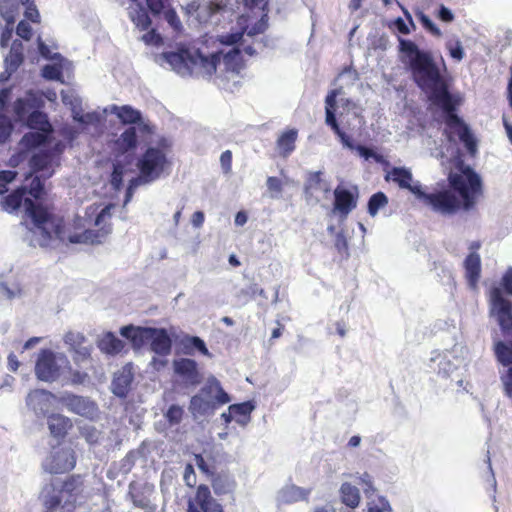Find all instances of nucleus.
I'll use <instances>...</instances> for the list:
<instances>
[{
	"mask_svg": "<svg viewBox=\"0 0 512 512\" xmlns=\"http://www.w3.org/2000/svg\"><path fill=\"white\" fill-rule=\"evenodd\" d=\"M170 34H143L142 41L160 47L156 56L161 67L182 77L214 79L227 89L237 86L245 69L244 55L253 56L269 46L266 34H204L202 40L185 45Z\"/></svg>",
	"mask_w": 512,
	"mask_h": 512,
	"instance_id": "1",
	"label": "nucleus"
},
{
	"mask_svg": "<svg viewBox=\"0 0 512 512\" xmlns=\"http://www.w3.org/2000/svg\"><path fill=\"white\" fill-rule=\"evenodd\" d=\"M402 60L409 65L417 85L425 91L431 101L443 108L447 114V123L458 128V136L467 150L474 154L476 143L469 128L454 113L455 103L441 78L440 70L429 53L422 52L415 43L399 38Z\"/></svg>",
	"mask_w": 512,
	"mask_h": 512,
	"instance_id": "2",
	"label": "nucleus"
},
{
	"mask_svg": "<svg viewBox=\"0 0 512 512\" xmlns=\"http://www.w3.org/2000/svg\"><path fill=\"white\" fill-rule=\"evenodd\" d=\"M387 181L395 182L402 189L413 193L425 205L441 214L454 213L459 205L460 198L466 209H469L481 192V179L471 168H464L461 173H452L449 176L454 190H443L434 193H426L421 184L413 181L410 169L405 167H393L386 175Z\"/></svg>",
	"mask_w": 512,
	"mask_h": 512,
	"instance_id": "3",
	"label": "nucleus"
},
{
	"mask_svg": "<svg viewBox=\"0 0 512 512\" xmlns=\"http://www.w3.org/2000/svg\"><path fill=\"white\" fill-rule=\"evenodd\" d=\"M43 191L44 187L40 177L29 174L20 187L1 199L0 204L2 209L8 213H14L23 208L33 222L32 245L48 247L53 239L65 237L60 230V219L49 214L39 203Z\"/></svg>",
	"mask_w": 512,
	"mask_h": 512,
	"instance_id": "4",
	"label": "nucleus"
},
{
	"mask_svg": "<svg viewBox=\"0 0 512 512\" xmlns=\"http://www.w3.org/2000/svg\"><path fill=\"white\" fill-rule=\"evenodd\" d=\"M44 106V101L38 93L27 92L22 98H18L14 104V114L19 122H22L32 131L26 133L18 144L20 153L44 144L52 131L50 122L45 113L39 111Z\"/></svg>",
	"mask_w": 512,
	"mask_h": 512,
	"instance_id": "5",
	"label": "nucleus"
},
{
	"mask_svg": "<svg viewBox=\"0 0 512 512\" xmlns=\"http://www.w3.org/2000/svg\"><path fill=\"white\" fill-rule=\"evenodd\" d=\"M99 206L96 204H92L88 206L85 210L84 216L77 215L74 220V232H66L63 228L62 223L60 224V230L65 238H55L50 242V246H54L57 241L65 242L66 240L73 244H95L101 243L104 235L108 233V231L103 232H94L90 228L92 226L101 227L103 229V225L106 219L110 218L111 206H106L98 211ZM62 222V219L59 218Z\"/></svg>",
	"mask_w": 512,
	"mask_h": 512,
	"instance_id": "6",
	"label": "nucleus"
},
{
	"mask_svg": "<svg viewBox=\"0 0 512 512\" xmlns=\"http://www.w3.org/2000/svg\"><path fill=\"white\" fill-rule=\"evenodd\" d=\"M0 16L5 21L0 32H32V24L41 21L33 0H0Z\"/></svg>",
	"mask_w": 512,
	"mask_h": 512,
	"instance_id": "7",
	"label": "nucleus"
},
{
	"mask_svg": "<svg viewBox=\"0 0 512 512\" xmlns=\"http://www.w3.org/2000/svg\"><path fill=\"white\" fill-rule=\"evenodd\" d=\"M139 175L130 180L124 204L132 198L135 189L140 185L150 184L169 173L170 163L163 150L150 147L138 159Z\"/></svg>",
	"mask_w": 512,
	"mask_h": 512,
	"instance_id": "8",
	"label": "nucleus"
},
{
	"mask_svg": "<svg viewBox=\"0 0 512 512\" xmlns=\"http://www.w3.org/2000/svg\"><path fill=\"white\" fill-rule=\"evenodd\" d=\"M357 81L358 73L355 70L351 68L344 69L335 81L337 87L331 90L325 99V123L331 127L346 148H353V146L349 141V137L340 129L336 116H334V109L337 97L347 95L348 91Z\"/></svg>",
	"mask_w": 512,
	"mask_h": 512,
	"instance_id": "9",
	"label": "nucleus"
},
{
	"mask_svg": "<svg viewBox=\"0 0 512 512\" xmlns=\"http://www.w3.org/2000/svg\"><path fill=\"white\" fill-rule=\"evenodd\" d=\"M230 400L220 382L215 377H209L199 393L191 398L189 410L194 418L208 416L214 412L215 403L223 405Z\"/></svg>",
	"mask_w": 512,
	"mask_h": 512,
	"instance_id": "10",
	"label": "nucleus"
},
{
	"mask_svg": "<svg viewBox=\"0 0 512 512\" xmlns=\"http://www.w3.org/2000/svg\"><path fill=\"white\" fill-rule=\"evenodd\" d=\"M69 368L70 362L64 353L43 349L39 352L36 360L35 375L40 381L51 383Z\"/></svg>",
	"mask_w": 512,
	"mask_h": 512,
	"instance_id": "11",
	"label": "nucleus"
},
{
	"mask_svg": "<svg viewBox=\"0 0 512 512\" xmlns=\"http://www.w3.org/2000/svg\"><path fill=\"white\" fill-rule=\"evenodd\" d=\"M490 315L495 318L504 331H512V304L505 298L501 287L490 290Z\"/></svg>",
	"mask_w": 512,
	"mask_h": 512,
	"instance_id": "12",
	"label": "nucleus"
},
{
	"mask_svg": "<svg viewBox=\"0 0 512 512\" xmlns=\"http://www.w3.org/2000/svg\"><path fill=\"white\" fill-rule=\"evenodd\" d=\"M465 349L461 345H455L451 350L444 352H434L430 361L436 366H432L437 373L443 377H449L458 367L463 364Z\"/></svg>",
	"mask_w": 512,
	"mask_h": 512,
	"instance_id": "13",
	"label": "nucleus"
},
{
	"mask_svg": "<svg viewBox=\"0 0 512 512\" xmlns=\"http://www.w3.org/2000/svg\"><path fill=\"white\" fill-rule=\"evenodd\" d=\"M37 150L31 157L29 163L34 173H41V177L49 178L54 173V167L58 165L57 150L51 151L46 142L36 148ZM33 151V149L31 150Z\"/></svg>",
	"mask_w": 512,
	"mask_h": 512,
	"instance_id": "14",
	"label": "nucleus"
},
{
	"mask_svg": "<svg viewBox=\"0 0 512 512\" xmlns=\"http://www.w3.org/2000/svg\"><path fill=\"white\" fill-rule=\"evenodd\" d=\"M76 464L75 453L70 447H58L44 460L43 468L51 474H61L72 470Z\"/></svg>",
	"mask_w": 512,
	"mask_h": 512,
	"instance_id": "15",
	"label": "nucleus"
},
{
	"mask_svg": "<svg viewBox=\"0 0 512 512\" xmlns=\"http://www.w3.org/2000/svg\"><path fill=\"white\" fill-rule=\"evenodd\" d=\"M60 402L68 411L91 420L99 413L97 405L86 397L67 393L61 396Z\"/></svg>",
	"mask_w": 512,
	"mask_h": 512,
	"instance_id": "16",
	"label": "nucleus"
},
{
	"mask_svg": "<svg viewBox=\"0 0 512 512\" xmlns=\"http://www.w3.org/2000/svg\"><path fill=\"white\" fill-rule=\"evenodd\" d=\"M88 497L84 481L81 476H72L68 479L62 488L61 499L65 498L62 508H75L77 504H82Z\"/></svg>",
	"mask_w": 512,
	"mask_h": 512,
	"instance_id": "17",
	"label": "nucleus"
},
{
	"mask_svg": "<svg viewBox=\"0 0 512 512\" xmlns=\"http://www.w3.org/2000/svg\"><path fill=\"white\" fill-rule=\"evenodd\" d=\"M304 192L306 200L316 204L328 198L331 187L329 182L322 178L321 172H312L306 180Z\"/></svg>",
	"mask_w": 512,
	"mask_h": 512,
	"instance_id": "18",
	"label": "nucleus"
},
{
	"mask_svg": "<svg viewBox=\"0 0 512 512\" xmlns=\"http://www.w3.org/2000/svg\"><path fill=\"white\" fill-rule=\"evenodd\" d=\"M55 399V395L51 392L45 389H35L28 393L26 405L36 416H46L51 411Z\"/></svg>",
	"mask_w": 512,
	"mask_h": 512,
	"instance_id": "19",
	"label": "nucleus"
},
{
	"mask_svg": "<svg viewBox=\"0 0 512 512\" xmlns=\"http://www.w3.org/2000/svg\"><path fill=\"white\" fill-rule=\"evenodd\" d=\"M104 114L110 113L116 117L123 124H134L142 132L148 131L149 126L143 121L142 114L139 110L130 105H110L103 110Z\"/></svg>",
	"mask_w": 512,
	"mask_h": 512,
	"instance_id": "20",
	"label": "nucleus"
},
{
	"mask_svg": "<svg viewBox=\"0 0 512 512\" xmlns=\"http://www.w3.org/2000/svg\"><path fill=\"white\" fill-rule=\"evenodd\" d=\"M187 512H222V507L211 496L209 488L200 485L195 497L188 502Z\"/></svg>",
	"mask_w": 512,
	"mask_h": 512,
	"instance_id": "21",
	"label": "nucleus"
},
{
	"mask_svg": "<svg viewBox=\"0 0 512 512\" xmlns=\"http://www.w3.org/2000/svg\"><path fill=\"white\" fill-rule=\"evenodd\" d=\"M358 190L354 187L352 190L337 187L334 190V213H339L342 219H345L348 214L357 206Z\"/></svg>",
	"mask_w": 512,
	"mask_h": 512,
	"instance_id": "22",
	"label": "nucleus"
},
{
	"mask_svg": "<svg viewBox=\"0 0 512 512\" xmlns=\"http://www.w3.org/2000/svg\"><path fill=\"white\" fill-rule=\"evenodd\" d=\"M148 341H150L151 350L160 355L166 356L171 352L172 340L163 328H151Z\"/></svg>",
	"mask_w": 512,
	"mask_h": 512,
	"instance_id": "23",
	"label": "nucleus"
},
{
	"mask_svg": "<svg viewBox=\"0 0 512 512\" xmlns=\"http://www.w3.org/2000/svg\"><path fill=\"white\" fill-rule=\"evenodd\" d=\"M173 368L176 374L181 376L187 383L195 385L199 383V372L196 361L189 358L174 360Z\"/></svg>",
	"mask_w": 512,
	"mask_h": 512,
	"instance_id": "24",
	"label": "nucleus"
},
{
	"mask_svg": "<svg viewBox=\"0 0 512 512\" xmlns=\"http://www.w3.org/2000/svg\"><path fill=\"white\" fill-rule=\"evenodd\" d=\"M132 380V368L130 365H126L114 375L111 384L113 394L121 398L125 397L130 389Z\"/></svg>",
	"mask_w": 512,
	"mask_h": 512,
	"instance_id": "25",
	"label": "nucleus"
},
{
	"mask_svg": "<svg viewBox=\"0 0 512 512\" xmlns=\"http://www.w3.org/2000/svg\"><path fill=\"white\" fill-rule=\"evenodd\" d=\"M97 347L102 353L114 356L122 352L125 342L112 332H106L97 340Z\"/></svg>",
	"mask_w": 512,
	"mask_h": 512,
	"instance_id": "26",
	"label": "nucleus"
},
{
	"mask_svg": "<svg viewBox=\"0 0 512 512\" xmlns=\"http://www.w3.org/2000/svg\"><path fill=\"white\" fill-rule=\"evenodd\" d=\"M310 493L311 489H306L291 484L286 485L278 492L277 499L280 503L292 504L298 501L306 500Z\"/></svg>",
	"mask_w": 512,
	"mask_h": 512,
	"instance_id": "27",
	"label": "nucleus"
},
{
	"mask_svg": "<svg viewBox=\"0 0 512 512\" xmlns=\"http://www.w3.org/2000/svg\"><path fill=\"white\" fill-rule=\"evenodd\" d=\"M23 61L22 44L20 41H14L10 53L5 58L6 71L0 74V83L6 81Z\"/></svg>",
	"mask_w": 512,
	"mask_h": 512,
	"instance_id": "28",
	"label": "nucleus"
},
{
	"mask_svg": "<svg viewBox=\"0 0 512 512\" xmlns=\"http://www.w3.org/2000/svg\"><path fill=\"white\" fill-rule=\"evenodd\" d=\"M10 98V89L5 88L0 91V144L6 143L13 131V125L7 116L3 115L6 102Z\"/></svg>",
	"mask_w": 512,
	"mask_h": 512,
	"instance_id": "29",
	"label": "nucleus"
},
{
	"mask_svg": "<svg viewBox=\"0 0 512 512\" xmlns=\"http://www.w3.org/2000/svg\"><path fill=\"white\" fill-rule=\"evenodd\" d=\"M466 276L469 284L472 287L476 286V283L480 277L481 260L477 253H470L464 262Z\"/></svg>",
	"mask_w": 512,
	"mask_h": 512,
	"instance_id": "30",
	"label": "nucleus"
},
{
	"mask_svg": "<svg viewBox=\"0 0 512 512\" xmlns=\"http://www.w3.org/2000/svg\"><path fill=\"white\" fill-rule=\"evenodd\" d=\"M297 139V130L290 129L283 132L277 139V149L279 155L288 157L295 149V142Z\"/></svg>",
	"mask_w": 512,
	"mask_h": 512,
	"instance_id": "31",
	"label": "nucleus"
},
{
	"mask_svg": "<svg viewBox=\"0 0 512 512\" xmlns=\"http://www.w3.org/2000/svg\"><path fill=\"white\" fill-rule=\"evenodd\" d=\"M137 129L136 126L127 128L116 140V146L122 153L136 148L138 144Z\"/></svg>",
	"mask_w": 512,
	"mask_h": 512,
	"instance_id": "32",
	"label": "nucleus"
},
{
	"mask_svg": "<svg viewBox=\"0 0 512 512\" xmlns=\"http://www.w3.org/2000/svg\"><path fill=\"white\" fill-rule=\"evenodd\" d=\"M254 409L255 406L250 401L229 406V411L233 413L235 421L241 426L247 425L250 421V414Z\"/></svg>",
	"mask_w": 512,
	"mask_h": 512,
	"instance_id": "33",
	"label": "nucleus"
},
{
	"mask_svg": "<svg viewBox=\"0 0 512 512\" xmlns=\"http://www.w3.org/2000/svg\"><path fill=\"white\" fill-rule=\"evenodd\" d=\"M48 426L52 435L56 437L64 436L71 426L69 418L60 415V414H52L48 418Z\"/></svg>",
	"mask_w": 512,
	"mask_h": 512,
	"instance_id": "34",
	"label": "nucleus"
},
{
	"mask_svg": "<svg viewBox=\"0 0 512 512\" xmlns=\"http://www.w3.org/2000/svg\"><path fill=\"white\" fill-rule=\"evenodd\" d=\"M68 65V62L62 59L55 60L52 64H47L42 68V76L48 80H55L63 82V70Z\"/></svg>",
	"mask_w": 512,
	"mask_h": 512,
	"instance_id": "35",
	"label": "nucleus"
},
{
	"mask_svg": "<svg viewBox=\"0 0 512 512\" xmlns=\"http://www.w3.org/2000/svg\"><path fill=\"white\" fill-rule=\"evenodd\" d=\"M212 487L217 495L228 494L234 490L235 481L228 474H218L212 480Z\"/></svg>",
	"mask_w": 512,
	"mask_h": 512,
	"instance_id": "36",
	"label": "nucleus"
},
{
	"mask_svg": "<svg viewBox=\"0 0 512 512\" xmlns=\"http://www.w3.org/2000/svg\"><path fill=\"white\" fill-rule=\"evenodd\" d=\"M342 502L350 507L355 508L360 502V493L357 487L350 483H343L340 488Z\"/></svg>",
	"mask_w": 512,
	"mask_h": 512,
	"instance_id": "37",
	"label": "nucleus"
},
{
	"mask_svg": "<svg viewBox=\"0 0 512 512\" xmlns=\"http://www.w3.org/2000/svg\"><path fill=\"white\" fill-rule=\"evenodd\" d=\"M184 353L187 355L193 354V348L197 349L200 353L205 356L211 357L209 350L206 347L205 342L197 336L186 335L181 341Z\"/></svg>",
	"mask_w": 512,
	"mask_h": 512,
	"instance_id": "38",
	"label": "nucleus"
},
{
	"mask_svg": "<svg viewBox=\"0 0 512 512\" xmlns=\"http://www.w3.org/2000/svg\"><path fill=\"white\" fill-rule=\"evenodd\" d=\"M131 21L139 28L140 30H148L151 26V19L149 17L148 11L142 7L141 5H137L130 12Z\"/></svg>",
	"mask_w": 512,
	"mask_h": 512,
	"instance_id": "39",
	"label": "nucleus"
},
{
	"mask_svg": "<svg viewBox=\"0 0 512 512\" xmlns=\"http://www.w3.org/2000/svg\"><path fill=\"white\" fill-rule=\"evenodd\" d=\"M61 96H62V102L66 105V106H69L70 109H71V112H72V117L74 115H79V110L82 108V100L72 91V90H67V91H62L61 92Z\"/></svg>",
	"mask_w": 512,
	"mask_h": 512,
	"instance_id": "40",
	"label": "nucleus"
},
{
	"mask_svg": "<svg viewBox=\"0 0 512 512\" xmlns=\"http://www.w3.org/2000/svg\"><path fill=\"white\" fill-rule=\"evenodd\" d=\"M73 119H74V121L78 122L79 124H81L83 126H89V125L96 126L102 121L103 117H102L101 113L96 112V111L88 112V113L84 114L83 109L81 108L79 110V115H77V116L74 115Z\"/></svg>",
	"mask_w": 512,
	"mask_h": 512,
	"instance_id": "41",
	"label": "nucleus"
},
{
	"mask_svg": "<svg viewBox=\"0 0 512 512\" xmlns=\"http://www.w3.org/2000/svg\"><path fill=\"white\" fill-rule=\"evenodd\" d=\"M388 203L386 195L382 192L373 194L368 202V212L371 216H375L379 209Z\"/></svg>",
	"mask_w": 512,
	"mask_h": 512,
	"instance_id": "42",
	"label": "nucleus"
},
{
	"mask_svg": "<svg viewBox=\"0 0 512 512\" xmlns=\"http://www.w3.org/2000/svg\"><path fill=\"white\" fill-rule=\"evenodd\" d=\"M80 434L90 444L98 443L102 438V433L92 425L82 426Z\"/></svg>",
	"mask_w": 512,
	"mask_h": 512,
	"instance_id": "43",
	"label": "nucleus"
},
{
	"mask_svg": "<svg viewBox=\"0 0 512 512\" xmlns=\"http://www.w3.org/2000/svg\"><path fill=\"white\" fill-rule=\"evenodd\" d=\"M64 343L69 346L70 351L81 344H84L86 338L80 332L68 331L63 337Z\"/></svg>",
	"mask_w": 512,
	"mask_h": 512,
	"instance_id": "44",
	"label": "nucleus"
},
{
	"mask_svg": "<svg viewBox=\"0 0 512 512\" xmlns=\"http://www.w3.org/2000/svg\"><path fill=\"white\" fill-rule=\"evenodd\" d=\"M266 186L270 192L271 198L279 199L281 197L283 184L279 178L273 176L268 177L266 180Z\"/></svg>",
	"mask_w": 512,
	"mask_h": 512,
	"instance_id": "45",
	"label": "nucleus"
},
{
	"mask_svg": "<svg viewBox=\"0 0 512 512\" xmlns=\"http://www.w3.org/2000/svg\"><path fill=\"white\" fill-rule=\"evenodd\" d=\"M368 512H393V510L386 498L378 497L368 503Z\"/></svg>",
	"mask_w": 512,
	"mask_h": 512,
	"instance_id": "46",
	"label": "nucleus"
},
{
	"mask_svg": "<svg viewBox=\"0 0 512 512\" xmlns=\"http://www.w3.org/2000/svg\"><path fill=\"white\" fill-rule=\"evenodd\" d=\"M446 48L451 58L455 61L460 62L464 58L465 53L461 42L457 40H451L447 42Z\"/></svg>",
	"mask_w": 512,
	"mask_h": 512,
	"instance_id": "47",
	"label": "nucleus"
},
{
	"mask_svg": "<svg viewBox=\"0 0 512 512\" xmlns=\"http://www.w3.org/2000/svg\"><path fill=\"white\" fill-rule=\"evenodd\" d=\"M183 408L178 405H171L165 413V418L170 425H177L181 422L183 417Z\"/></svg>",
	"mask_w": 512,
	"mask_h": 512,
	"instance_id": "48",
	"label": "nucleus"
},
{
	"mask_svg": "<svg viewBox=\"0 0 512 512\" xmlns=\"http://www.w3.org/2000/svg\"><path fill=\"white\" fill-rule=\"evenodd\" d=\"M38 48L41 56L45 59L55 61L63 58L58 52L55 51L54 47L46 45L43 41H41L40 38H38Z\"/></svg>",
	"mask_w": 512,
	"mask_h": 512,
	"instance_id": "49",
	"label": "nucleus"
},
{
	"mask_svg": "<svg viewBox=\"0 0 512 512\" xmlns=\"http://www.w3.org/2000/svg\"><path fill=\"white\" fill-rule=\"evenodd\" d=\"M164 18L170 27L174 30V32H182V23L174 9H167L164 12Z\"/></svg>",
	"mask_w": 512,
	"mask_h": 512,
	"instance_id": "50",
	"label": "nucleus"
},
{
	"mask_svg": "<svg viewBox=\"0 0 512 512\" xmlns=\"http://www.w3.org/2000/svg\"><path fill=\"white\" fill-rule=\"evenodd\" d=\"M423 144L430 150V155L432 157H435L437 159L443 158L445 156L444 151L441 149V147L437 144L436 140H433L431 136H428L424 141Z\"/></svg>",
	"mask_w": 512,
	"mask_h": 512,
	"instance_id": "51",
	"label": "nucleus"
},
{
	"mask_svg": "<svg viewBox=\"0 0 512 512\" xmlns=\"http://www.w3.org/2000/svg\"><path fill=\"white\" fill-rule=\"evenodd\" d=\"M338 108L343 109V112H351L356 109V103L347 97V95H342L337 97L336 105L334 109V113Z\"/></svg>",
	"mask_w": 512,
	"mask_h": 512,
	"instance_id": "52",
	"label": "nucleus"
},
{
	"mask_svg": "<svg viewBox=\"0 0 512 512\" xmlns=\"http://www.w3.org/2000/svg\"><path fill=\"white\" fill-rule=\"evenodd\" d=\"M349 141H351V140L349 139ZM350 143L353 144L352 142H350ZM352 146H353V148H349V149L350 150H356L358 152V154L361 157H363L365 160L373 158L376 162H380L381 156L377 155L372 150L367 149L366 147L361 146V145H358V146L352 145Z\"/></svg>",
	"mask_w": 512,
	"mask_h": 512,
	"instance_id": "53",
	"label": "nucleus"
},
{
	"mask_svg": "<svg viewBox=\"0 0 512 512\" xmlns=\"http://www.w3.org/2000/svg\"><path fill=\"white\" fill-rule=\"evenodd\" d=\"M150 331L151 327H142L140 329L141 333L135 334L134 338L131 340L132 345L135 348H140L145 341H148Z\"/></svg>",
	"mask_w": 512,
	"mask_h": 512,
	"instance_id": "54",
	"label": "nucleus"
},
{
	"mask_svg": "<svg viewBox=\"0 0 512 512\" xmlns=\"http://www.w3.org/2000/svg\"><path fill=\"white\" fill-rule=\"evenodd\" d=\"M16 177L14 171H0V195L7 191L6 185L12 182Z\"/></svg>",
	"mask_w": 512,
	"mask_h": 512,
	"instance_id": "55",
	"label": "nucleus"
},
{
	"mask_svg": "<svg viewBox=\"0 0 512 512\" xmlns=\"http://www.w3.org/2000/svg\"><path fill=\"white\" fill-rule=\"evenodd\" d=\"M71 351H73L75 353V356H74L75 362L84 361V360L88 359L91 355V348L84 346L83 344H81V346H78V347L72 349Z\"/></svg>",
	"mask_w": 512,
	"mask_h": 512,
	"instance_id": "56",
	"label": "nucleus"
},
{
	"mask_svg": "<svg viewBox=\"0 0 512 512\" xmlns=\"http://www.w3.org/2000/svg\"><path fill=\"white\" fill-rule=\"evenodd\" d=\"M123 179V168L120 165H115L111 175V185L119 190Z\"/></svg>",
	"mask_w": 512,
	"mask_h": 512,
	"instance_id": "57",
	"label": "nucleus"
},
{
	"mask_svg": "<svg viewBox=\"0 0 512 512\" xmlns=\"http://www.w3.org/2000/svg\"><path fill=\"white\" fill-rule=\"evenodd\" d=\"M164 3L165 0H146L147 7L154 16H158L163 12Z\"/></svg>",
	"mask_w": 512,
	"mask_h": 512,
	"instance_id": "58",
	"label": "nucleus"
},
{
	"mask_svg": "<svg viewBox=\"0 0 512 512\" xmlns=\"http://www.w3.org/2000/svg\"><path fill=\"white\" fill-rule=\"evenodd\" d=\"M268 28V13L264 12L259 21L254 25L253 29L249 32H264ZM241 32H248L247 28L242 29Z\"/></svg>",
	"mask_w": 512,
	"mask_h": 512,
	"instance_id": "59",
	"label": "nucleus"
},
{
	"mask_svg": "<svg viewBox=\"0 0 512 512\" xmlns=\"http://www.w3.org/2000/svg\"><path fill=\"white\" fill-rule=\"evenodd\" d=\"M141 328L142 327H136L133 325L123 326L120 329V334H121V336H123L124 338L128 339L131 342V340L134 338L135 334L141 333L140 332Z\"/></svg>",
	"mask_w": 512,
	"mask_h": 512,
	"instance_id": "60",
	"label": "nucleus"
},
{
	"mask_svg": "<svg viewBox=\"0 0 512 512\" xmlns=\"http://www.w3.org/2000/svg\"><path fill=\"white\" fill-rule=\"evenodd\" d=\"M221 166L225 173L230 172L231 170V162H232V153L229 150L224 151L220 156Z\"/></svg>",
	"mask_w": 512,
	"mask_h": 512,
	"instance_id": "61",
	"label": "nucleus"
},
{
	"mask_svg": "<svg viewBox=\"0 0 512 512\" xmlns=\"http://www.w3.org/2000/svg\"><path fill=\"white\" fill-rule=\"evenodd\" d=\"M184 481L187 486L193 487L196 484V475L194 473L193 467L191 465H187L184 471Z\"/></svg>",
	"mask_w": 512,
	"mask_h": 512,
	"instance_id": "62",
	"label": "nucleus"
},
{
	"mask_svg": "<svg viewBox=\"0 0 512 512\" xmlns=\"http://www.w3.org/2000/svg\"><path fill=\"white\" fill-rule=\"evenodd\" d=\"M506 394L512 398V367L507 371L506 376L502 378Z\"/></svg>",
	"mask_w": 512,
	"mask_h": 512,
	"instance_id": "63",
	"label": "nucleus"
},
{
	"mask_svg": "<svg viewBox=\"0 0 512 512\" xmlns=\"http://www.w3.org/2000/svg\"><path fill=\"white\" fill-rule=\"evenodd\" d=\"M502 285L508 294L512 295V269H509L502 278Z\"/></svg>",
	"mask_w": 512,
	"mask_h": 512,
	"instance_id": "64",
	"label": "nucleus"
}]
</instances>
